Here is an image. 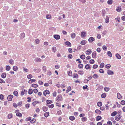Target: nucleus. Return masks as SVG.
<instances>
[{
  "instance_id": "51",
  "label": "nucleus",
  "mask_w": 125,
  "mask_h": 125,
  "mask_svg": "<svg viewBox=\"0 0 125 125\" xmlns=\"http://www.w3.org/2000/svg\"><path fill=\"white\" fill-rule=\"evenodd\" d=\"M104 65V63H102L100 65V68H103Z\"/></svg>"
},
{
  "instance_id": "17",
  "label": "nucleus",
  "mask_w": 125,
  "mask_h": 125,
  "mask_svg": "<svg viewBox=\"0 0 125 125\" xmlns=\"http://www.w3.org/2000/svg\"><path fill=\"white\" fill-rule=\"evenodd\" d=\"M25 34L24 33H21V36H20V38L21 39H23L24 38L25 36Z\"/></svg>"
},
{
  "instance_id": "23",
  "label": "nucleus",
  "mask_w": 125,
  "mask_h": 125,
  "mask_svg": "<svg viewBox=\"0 0 125 125\" xmlns=\"http://www.w3.org/2000/svg\"><path fill=\"white\" fill-rule=\"evenodd\" d=\"M52 50L53 52H55L57 51L56 48L55 47H53L52 48Z\"/></svg>"
},
{
  "instance_id": "46",
  "label": "nucleus",
  "mask_w": 125,
  "mask_h": 125,
  "mask_svg": "<svg viewBox=\"0 0 125 125\" xmlns=\"http://www.w3.org/2000/svg\"><path fill=\"white\" fill-rule=\"evenodd\" d=\"M98 76L96 74H94L93 76V78L94 79H96L98 78Z\"/></svg>"
},
{
  "instance_id": "62",
  "label": "nucleus",
  "mask_w": 125,
  "mask_h": 125,
  "mask_svg": "<svg viewBox=\"0 0 125 125\" xmlns=\"http://www.w3.org/2000/svg\"><path fill=\"white\" fill-rule=\"evenodd\" d=\"M83 65L82 64H80L78 65V67L79 68H82L83 67Z\"/></svg>"
},
{
  "instance_id": "11",
  "label": "nucleus",
  "mask_w": 125,
  "mask_h": 125,
  "mask_svg": "<svg viewBox=\"0 0 125 125\" xmlns=\"http://www.w3.org/2000/svg\"><path fill=\"white\" fill-rule=\"evenodd\" d=\"M117 114V112L116 111L113 112L111 114V116H115Z\"/></svg>"
},
{
  "instance_id": "53",
  "label": "nucleus",
  "mask_w": 125,
  "mask_h": 125,
  "mask_svg": "<svg viewBox=\"0 0 125 125\" xmlns=\"http://www.w3.org/2000/svg\"><path fill=\"white\" fill-rule=\"evenodd\" d=\"M31 86L33 87L34 88H36L38 87V85L36 84H32Z\"/></svg>"
},
{
  "instance_id": "24",
  "label": "nucleus",
  "mask_w": 125,
  "mask_h": 125,
  "mask_svg": "<svg viewBox=\"0 0 125 125\" xmlns=\"http://www.w3.org/2000/svg\"><path fill=\"white\" fill-rule=\"evenodd\" d=\"M73 77L74 78H78V75L77 74L74 73L73 75Z\"/></svg>"
},
{
  "instance_id": "16",
  "label": "nucleus",
  "mask_w": 125,
  "mask_h": 125,
  "mask_svg": "<svg viewBox=\"0 0 125 125\" xmlns=\"http://www.w3.org/2000/svg\"><path fill=\"white\" fill-rule=\"evenodd\" d=\"M46 102L47 103L46 104H48L52 103L53 102V101L48 100H46Z\"/></svg>"
},
{
  "instance_id": "61",
  "label": "nucleus",
  "mask_w": 125,
  "mask_h": 125,
  "mask_svg": "<svg viewBox=\"0 0 125 125\" xmlns=\"http://www.w3.org/2000/svg\"><path fill=\"white\" fill-rule=\"evenodd\" d=\"M42 69L45 72L46 71V67L45 66H43L42 67Z\"/></svg>"
},
{
  "instance_id": "63",
  "label": "nucleus",
  "mask_w": 125,
  "mask_h": 125,
  "mask_svg": "<svg viewBox=\"0 0 125 125\" xmlns=\"http://www.w3.org/2000/svg\"><path fill=\"white\" fill-rule=\"evenodd\" d=\"M121 104L124 105L125 104V101L124 100L122 101L121 102Z\"/></svg>"
},
{
  "instance_id": "3",
  "label": "nucleus",
  "mask_w": 125,
  "mask_h": 125,
  "mask_svg": "<svg viewBox=\"0 0 125 125\" xmlns=\"http://www.w3.org/2000/svg\"><path fill=\"white\" fill-rule=\"evenodd\" d=\"M91 65L89 64H87L85 66V68L87 69H89L91 68Z\"/></svg>"
},
{
  "instance_id": "25",
  "label": "nucleus",
  "mask_w": 125,
  "mask_h": 125,
  "mask_svg": "<svg viewBox=\"0 0 125 125\" xmlns=\"http://www.w3.org/2000/svg\"><path fill=\"white\" fill-rule=\"evenodd\" d=\"M102 118L101 117L99 116H97L96 118V120L97 121H98L101 120Z\"/></svg>"
},
{
  "instance_id": "60",
  "label": "nucleus",
  "mask_w": 125,
  "mask_h": 125,
  "mask_svg": "<svg viewBox=\"0 0 125 125\" xmlns=\"http://www.w3.org/2000/svg\"><path fill=\"white\" fill-rule=\"evenodd\" d=\"M98 67V65L97 64H94L93 65V68L94 69H96Z\"/></svg>"
},
{
  "instance_id": "55",
  "label": "nucleus",
  "mask_w": 125,
  "mask_h": 125,
  "mask_svg": "<svg viewBox=\"0 0 125 125\" xmlns=\"http://www.w3.org/2000/svg\"><path fill=\"white\" fill-rule=\"evenodd\" d=\"M38 103V102L37 101H35L32 103V104L34 106H35L37 103Z\"/></svg>"
},
{
  "instance_id": "31",
  "label": "nucleus",
  "mask_w": 125,
  "mask_h": 125,
  "mask_svg": "<svg viewBox=\"0 0 125 125\" xmlns=\"http://www.w3.org/2000/svg\"><path fill=\"white\" fill-rule=\"evenodd\" d=\"M12 117V114H10L8 115V117L9 119H10Z\"/></svg>"
},
{
  "instance_id": "26",
  "label": "nucleus",
  "mask_w": 125,
  "mask_h": 125,
  "mask_svg": "<svg viewBox=\"0 0 125 125\" xmlns=\"http://www.w3.org/2000/svg\"><path fill=\"white\" fill-rule=\"evenodd\" d=\"M6 74L5 73H3L1 75V77L3 78H5L6 77Z\"/></svg>"
},
{
  "instance_id": "50",
  "label": "nucleus",
  "mask_w": 125,
  "mask_h": 125,
  "mask_svg": "<svg viewBox=\"0 0 125 125\" xmlns=\"http://www.w3.org/2000/svg\"><path fill=\"white\" fill-rule=\"evenodd\" d=\"M10 67L9 66H7L6 67V69L7 71H9L10 70Z\"/></svg>"
},
{
  "instance_id": "9",
  "label": "nucleus",
  "mask_w": 125,
  "mask_h": 125,
  "mask_svg": "<svg viewBox=\"0 0 125 125\" xmlns=\"http://www.w3.org/2000/svg\"><path fill=\"white\" fill-rule=\"evenodd\" d=\"M88 40L89 42H91L94 41L95 40V39L93 37H91L89 38Z\"/></svg>"
},
{
  "instance_id": "15",
  "label": "nucleus",
  "mask_w": 125,
  "mask_h": 125,
  "mask_svg": "<svg viewBox=\"0 0 125 125\" xmlns=\"http://www.w3.org/2000/svg\"><path fill=\"white\" fill-rule=\"evenodd\" d=\"M36 62H41L42 60L41 59H40V58H35L34 60Z\"/></svg>"
},
{
  "instance_id": "13",
  "label": "nucleus",
  "mask_w": 125,
  "mask_h": 125,
  "mask_svg": "<svg viewBox=\"0 0 125 125\" xmlns=\"http://www.w3.org/2000/svg\"><path fill=\"white\" fill-rule=\"evenodd\" d=\"M48 109V108L45 106H43L42 108V110L44 112L47 111Z\"/></svg>"
},
{
  "instance_id": "44",
  "label": "nucleus",
  "mask_w": 125,
  "mask_h": 125,
  "mask_svg": "<svg viewBox=\"0 0 125 125\" xmlns=\"http://www.w3.org/2000/svg\"><path fill=\"white\" fill-rule=\"evenodd\" d=\"M16 115L17 116L21 117L22 116V114L20 113H17L16 114Z\"/></svg>"
},
{
  "instance_id": "54",
  "label": "nucleus",
  "mask_w": 125,
  "mask_h": 125,
  "mask_svg": "<svg viewBox=\"0 0 125 125\" xmlns=\"http://www.w3.org/2000/svg\"><path fill=\"white\" fill-rule=\"evenodd\" d=\"M51 18V15H50L48 14L46 15V18L48 19H50Z\"/></svg>"
},
{
  "instance_id": "29",
  "label": "nucleus",
  "mask_w": 125,
  "mask_h": 125,
  "mask_svg": "<svg viewBox=\"0 0 125 125\" xmlns=\"http://www.w3.org/2000/svg\"><path fill=\"white\" fill-rule=\"evenodd\" d=\"M121 7H117L116 9V10L117 11L119 12L121 10Z\"/></svg>"
},
{
  "instance_id": "34",
  "label": "nucleus",
  "mask_w": 125,
  "mask_h": 125,
  "mask_svg": "<svg viewBox=\"0 0 125 125\" xmlns=\"http://www.w3.org/2000/svg\"><path fill=\"white\" fill-rule=\"evenodd\" d=\"M97 106H102V103L101 102H99L97 103Z\"/></svg>"
},
{
  "instance_id": "6",
  "label": "nucleus",
  "mask_w": 125,
  "mask_h": 125,
  "mask_svg": "<svg viewBox=\"0 0 125 125\" xmlns=\"http://www.w3.org/2000/svg\"><path fill=\"white\" fill-rule=\"evenodd\" d=\"M92 52L91 50L90 49H89L86 51V54L87 55L90 54Z\"/></svg>"
},
{
  "instance_id": "7",
  "label": "nucleus",
  "mask_w": 125,
  "mask_h": 125,
  "mask_svg": "<svg viewBox=\"0 0 125 125\" xmlns=\"http://www.w3.org/2000/svg\"><path fill=\"white\" fill-rule=\"evenodd\" d=\"M92 57L94 58H96V53L95 52H94L92 53Z\"/></svg>"
},
{
  "instance_id": "57",
  "label": "nucleus",
  "mask_w": 125,
  "mask_h": 125,
  "mask_svg": "<svg viewBox=\"0 0 125 125\" xmlns=\"http://www.w3.org/2000/svg\"><path fill=\"white\" fill-rule=\"evenodd\" d=\"M33 91L34 93L36 94L38 92V90L36 89H33Z\"/></svg>"
},
{
  "instance_id": "19",
  "label": "nucleus",
  "mask_w": 125,
  "mask_h": 125,
  "mask_svg": "<svg viewBox=\"0 0 125 125\" xmlns=\"http://www.w3.org/2000/svg\"><path fill=\"white\" fill-rule=\"evenodd\" d=\"M86 41L85 40H83L80 43L81 44L83 45H84L86 44Z\"/></svg>"
},
{
  "instance_id": "10",
  "label": "nucleus",
  "mask_w": 125,
  "mask_h": 125,
  "mask_svg": "<svg viewBox=\"0 0 125 125\" xmlns=\"http://www.w3.org/2000/svg\"><path fill=\"white\" fill-rule=\"evenodd\" d=\"M86 32L84 31H82L81 33V36L82 37H85Z\"/></svg>"
},
{
  "instance_id": "39",
  "label": "nucleus",
  "mask_w": 125,
  "mask_h": 125,
  "mask_svg": "<svg viewBox=\"0 0 125 125\" xmlns=\"http://www.w3.org/2000/svg\"><path fill=\"white\" fill-rule=\"evenodd\" d=\"M104 89L105 91L107 92L110 89V88L108 87H105L104 88Z\"/></svg>"
},
{
  "instance_id": "35",
  "label": "nucleus",
  "mask_w": 125,
  "mask_h": 125,
  "mask_svg": "<svg viewBox=\"0 0 125 125\" xmlns=\"http://www.w3.org/2000/svg\"><path fill=\"white\" fill-rule=\"evenodd\" d=\"M113 1L112 0H108L107 3L109 4H111L112 3Z\"/></svg>"
},
{
  "instance_id": "56",
  "label": "nucleus",
  "mask_w": 125,
  "mask_h": 125,
  "mask_svg": "<svg viewBox=\"0 0 125 125\" xmlns=\"http://www.w3.org/2000/svg\"><path fill=\"white\" fill-rule=\"evenodd\" d=\"M82 119L83 121H85L87 120V118L85 117H83L82 118Z\"/></svg>"
},
{
  "instance_id": "4",
  "label": "nucleus",
  "mask_w": 125,
  "mask_h": 125,
  "mask_svg": "<svg viewBox=\"0 0 125 125\" xmlns=\"http://www.w3.org/2000/svg\"><path fill=\"white\" fill-rule=\"evenodd\" d=\"M53 37L56 40L59 39L60 38V36L58 35H54Z\"/></svg>"
},
{
  "instance_id": "48",
  "label": "nucleus",
  "mask_w": 125,
  "mask_h": 125,
  "mask_svg": "<svg viewBox=\"0 0 125 125\" xmlns=\"http://www.w3.org/2000/svg\"><path fill=\"white\" fill-rule=\"evenodd\" d=\"M13 70L14 71H16L18 69L17 67L16 66H13Z\"/></svg>"
},
{
  "instance_id": "52",
  "label": "nucleus",
  "mask_w": 125,
  "mask_h": 125,
  "mask_svg": "<svg viewBox=\"0 0 125 125\" xmlns=\"http://www.w3.org/2000/svg\"><path fill=\"white\" fill-rule=\"evenodd\" d=\"M35 119L34 118L32 119L31 121V123H33L35 122Z\"/></svg>"
},
{
  "instance_id": "2",
  "label": "nucleus",
  "mask_w": 125,
  "mask_h": 125,
  "mask_svg": "<svg viewBox=\"0 0 125 125\" xmlns=\"http://www.w3.org/2000/svg\"><path fill=\"white\" fill-rule=\"evenodd\" d=\"M13 96L11 95H9L7 97V99L9 101H11Z\"/></svg>"
},
{
  "instance_id": "1",
  "label": "nucleus",
  "mask_w": 125,
  "mask_h": 125,
  "mask_svg": "<svg viewBox=\"0 0 125 125\" xmlns=\"http://www.w3.org/2000/svg\"><path fill=\"white\" fill-rule=\"evenodd\" d=\"M122 116L120 115H117L115 117V119L117 121H119L121 118Z\"/></svg>"
},
{
  "instance_id": "37",
  "label": "nucleus",
  "mask_w": 125,
  "mask_h": 125,
  "mask_svg": "<svg viewBox=\"0 0 125 125\" xmlns=\"http://www.w3.org/2000/svg\"><path fill=\"white\" fill-rule=\"evenodd\" d=\"M106 96V94L105 93H103L101 95V97L102 98H104Z\"/></svg>"
},
{
  "instance_id": "27",
  "label": "nucleus",
  "mask_w": 125,
  "mask_h": 125,
  "mask_svg": "<svg viewBox=\"0 0 125 125\" xmlns=\"http://www.w3.org/2000/svg\"><path fill=\"white\" fill-rule=\"evenodd\" d=\"M33 91L32 89H29L28 91V93L30 94H31L33 93Z\"/></svg>"
},
{
  "instance_id": "36",
  "label": "nucleus",
  "mask_w": 125,
  "mask_h": 125,
  "mask_svg": "<svg viewBox=\"0 0 125 125\" xmlns=\"http://www.w3.org/2000/svg\"><path fill=\"white\" fill-rule=\"evenodd\" d=\"M61 96H58L57 98V101H61Z\"/></svg>"
},
{
  "instance_id": "28",
  "label": "nucleus",
  "mask_w": 125,
  "mask_h": 125,
  "mask_svg": "<svg viewBox=\"0 0 125 125\" xmlns=\"http://www.w3.org/2000/svg\"><path fill=\"white\" fill-rule=\"evenodd\" d=\"M85 57V56L83 54L81 55L80 56V58L82 59H84Z\"/></svg>"
},
{
  "instance_id": "32",
  "label": "nucleus",
  "mask_w": 125,
  "mask_h": 125,
  "mask_svg": "<svg viewBox=\"0 0 125 125\" xmlns=\"http://www.w3.org/2000/svg\"><path fill=\"white\" fill-rule=\"evenodd\" d=\"M117 97L119 99H120L122 97L121 95L119 93L117 94Z\"/></svg>"
},
{
  "instance_id": "20",
  "label": "nucleus",
  "mask_w": 125,
  "mask_h": 125,
  "mask_svg": "<svg viewBox=\"0 0 125 125\" xmlns=\"http://www.w3.org/2000/svg\"><path fill=\"white\" fill-rule=\"evenodd\" d=\"M95 112L99 114H100L101 113V111L98 109L96 110H95Z\"/></svg>"
},
{
  "instance_id": "41",
  "label": "nucleus",
  "mask_w": 125,
  "mask_h": 125,
  "mask_svg": "<svg viewBox=\"0 0 125 125\" xmlns=\"http://www.w3.org/2000/svg\"><path fill=\"white\" fill-rule=\"evenodd\" d=\"M111 66V65H110L109 64H107L105 65V67L107 69H109V68H110V67Z\"/></svg>"
},
{
  "instance_id": "33",
  "label": "nucleus",
  "mask_w": 125,
  "mask_h": 125,
  "mask_svg": "<svg viewBox=\"0 0 125 125\" xmlns=\"http://www.w3.org/2000/svg\"><path fill=\"white\" fill-rule=\"evenodd\" d=\"M78 73L79 74L82 75L83 74L84 72L83 71H78Z\"/></svg>"
},
{
  "instance_id": "18",
  "label": "nucleus",
  "mask_w": 125,
  "mask_h": 125,
  "mask_svg": "<svg viewBox=\"0 0 125 125\" xmlns=\"http://www.w3.org/2000/svg\"><path fill=\"white\" fill-rule=\"evenodd\" d=\"M109 17L108 16H106L105 20V22L106 23H108L109 22Z\"/></svg>"
},
{
  "instance_id": "47",
  "label": "nucleus",
  "mask_w": 125,
  "mask_h": 125,
  "mask_svg": "<svg viewBox=\"0 0 125 125\" xmlns=\"http://www.w3.org/2000/svg\"><path fill=\"white\" fill-rule=\"evenodd\" d=\"M69 119L70 120L73 121L74 119L75 118L73 116H71L69 117Z\"/></svg>"
},
{
  "instance_id": "49",
  "label": "nucleus",
  "mask_w": 125,
  "mask_h": 125,
  "mask_svg": "<svg viewBox=\"0 0 125 125\" xmlns=\"http://www.w3.org/2000/svg\"><path fill=\"white\" fill-rule=\"evenodd\" d=\"M32 77V75L31 74L28 75L27 76V78L29 79L31 78Z\"/></svg>"
},
{
  "instance_id": "58",
  "label": "nucleus",
  "mask_w": 125,
  "mask_h": 125,
  "mask_svg": "<svg viewBox=\"0 0 125 125\" xmlns=\"http://www.w3.org/2000/svg\"><path fill=\"white\" fill-rule=\"evenodd\" d=\"M4 98V96L2 94H1L0 95V99L1 100H3Z\"/></svg>"
},
{
  "instance_id": "38",
  "label": "nucleus",
  "mask_w": 125,
  "mask_h": 125,
  "mask_svg": "<svg viewBox=\"0 0 125 125\" xmlns=\"http://www.w3.org/2000/svg\"><path fill=\"white\" fill-rule=\"evenodd\" d=\"M13 93L16 96H18V93L17 91H14L13 92Z\"/></svg>"
},
{
  "instance_id": "8",
  "label": "nucleus",
  "mask_w": 125,
  "mask_h": 125,
  "mask_svg": "<svg viewBox=\"0 0 125 125\" xmlns=\"http://www.w3.org/2000/svg\"><path fill=\"white\" fill-rule=\"evenodd\" d=\"M107 73L109 75H112L114 74V72L113 71L109 70L108 71Z\"/></svg>"
},
{
  "instance_id": "22",
  "label": "nucleus",
  "mask_w": 125,
  "mask_h": 125,
  "mask_svg": "<svg viewBox=\"0 0 125 125\" xmlns=\"http://www.w3.org/2000/svg\"><path fill=\"white\" fill-rule=\"evenodd\" d=\"M107 54L110 57H111L112 56V54L110 51H108L107 52Z\"/></svg>"
},
{
  "instance_id": "42",
  "label": "nucleus",
  "mask_w": 125,
  "mask_h": 125,
  "mask_svg": "<svg viewBox=\"0 0 125 125\" xmlns=\"http://www.w3.org/2000/svg\"><path fill=\"white\" fill-rule=\"evenodd\" d=\"M67 73L68 74V75L70 76H71L72 75V72L71 71H68L67 72Z\"/></svg>"
},
{
  "instance_id": "12",
  "label": "nucleus",
  "mask_w": 125,
  "mask_h": 125,
  "mask_svg": "<svg viewBox=\"0 0 125 125\" xmlns=\"http://www.w3.org/2000/svg\"><path fill=\"white\" fill-rule=\"evenodd\" d=\"M46 105L47 106H48L49 108H52L54 106V105L53 104L51 105H48V104H46Z\"/></svg>"
},
{
  "instance_id": "5",
  "label": "nucleus",
  "mask_w": 125,
  "mask_h": 125,
  "mask_svg": "<svg viewBox=\"0 0 125 125\" xmlns=\"http://www.w3.org/2000/svg\"><path fill=\"white\" fill-rule=\"evenodd\" d=\"M50 93V92L48 90H46L44 91L43 94L44 95L46 96L47 94H49Z\"/></svg>"
},
{
  "instance_id": "30",
  "label": "nucleus",
  "mask_w": 125,
  "mask_h": 125,
  "mask_svg": "<svg viewBox=\"0 0 125 125\" xmlns=\"http://www.w3.org/2000/svg\"><path fill=\"white\" fill-rule=\"evenodd\" d=\"M49 112H46L44 114V116L46 117H47L49 115Z\"/></svg>"
},
{
  "instance_id": "21",
  "label": "nucleus",
  "mask_w": 125,
  "mask_h": 125,
  "mask_svg": "<svg viewBox=\"0 0 125 125\" xmlns=\"http://www.w3.org/2000/svg\"><path fill=\"white\" fill-rule=\"evenodd\" d=\"M65 43L66 44V45H68L70 47H71V43L68 41H66L65 42Z\"/></svg>"
},
{
  "instance_id": "59",
  "label": "nucleus",
  "mask_w": 125,
  "mask_h": 125,
  "mask_svg": "<svg viewBox=\"0 0 125 125\" xmlns=\"http://www.w3.org/2000/svg\"><path fill=\"white\" fill-rule=\"evenodd\" d=\"M90 63L91 64H93L94 62V60H91L90 61Z\"/></svg>"
},
{
  "instance_id": "40",
  "label": "nucleus",
  "mask_w": 125,
  "mask_h": 125,
  "mask_svg": "<svg viewBox=\"0 0 125 125\" xmlns=\"http://www.w3.org/2000/svg\"><path fill=\"white\" fill-rule=\"evenodd\" d=\"M9 61V63L11 64L12 65L14 64V61L13 60H12V59L10 60Z\"/></svg>"
},
{
  "instance_id": "64",
  "label": "nucleus",
  "mask_w": 125,
  "mask_h": 125,
  "mask_svg": "<svg viewBox=\"0 0 125 125\" xmlns=\"http://www.w3.org/2000/svg\"><path fill=\"white\" fill-rule=\"evenodd\" d=\"M102 48L104 50H105L107 49V47L105 45H104L102 47Z\"/></svg>"
},
{
  "instance_id": "43",
  "label": "nucleus",
  "mask_w": 125,
  "mask_h": 125,
  "mask_svg": "<svg viewBox=\"0 0 125 125\" xmlns=\"http://www.w3.org/2000/svg\"><path fill=\"white\" fill-rule=\"evenodd\" d=\"M75 36V34L74 33L72 34L71 35V37L73 38H74Z\"/></svg>"
},
{
  "instance_id": "14",
  "label": "nucleus",
  "mask_w": 125,
  "mask_h": 125,
  "mask_svg": "<svg viewBox=\"0 0 125 125\" xmlns=\"http://www.w3.org/2000/svg\"><path fill=\"white\" fill-rule=\"evenodd\" d=\"M116 57L118 59H120L121 58L120 55L118 53H117L115 55Z\"/></svg>"
},
{
  "instance_id": "45",
  "label": "nucleus",
  "mask_w": 125,
  "mask_h": 125,
  "mask_svg": "<svg viewBox=\"0 0 125 125\" xmlns=\"http://www.w3.org/2000/svg\"><path fill=\"white\" fill-rule=\"evenodd\" d=\"M71 90V88L70 86H69L67 88V89L66 91V93H68Z\"/></svg>"
}]
</instances>
